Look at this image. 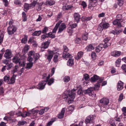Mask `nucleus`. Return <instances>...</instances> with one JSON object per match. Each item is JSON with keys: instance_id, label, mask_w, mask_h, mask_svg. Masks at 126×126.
Masks as SVG:
<instances>
[{"instance_id": "f257e3e1", "label": "nucleus", "mask_w": 126, "mask_h": 126, "mask_svg": "<svg viewBox=\"0 0 126 126\" xmlns=\"http://www.w3.org/2000/svg\"><path fill=\"white\" fill-rule=\"evenodd\" d=\"M91 81L92 82H95L98 79H99L98 83L96 84L94 87V89L95 90H98L100 87V83L101 82L103 81V79H99V77L96 75H94L93 77H92L91 79Z\"/></svg>"}, {"instance_id": "f03ea898", "label": "nucleus", "mask_w": 126, "mask_h": 126, "mask_svg": "<svg viewBox=\"0 0 126 126\" xmlns=\"http://www.w3.org/2000/svg\"><path fill=\"white\" fill-rule=\"evenodd\" d=\"M16 75H13L11 79L9 80V76H5L4 78V81H7L8 84H13L15 82L16 77Z\"/></svg>"}, {"instance_id": "7ed1b4c3", "label": "nucleus", "mask_w": 126, "mask_h": 126, "mask_svg": "<svg viewBox=\"0 0 126 126\" xmlns=\"http://www.w3.org/2000/svg\"><path fill=\"white\" fill-rule=\"evenodd\" d=\"M63 98L67 100L69 104L71 103L73 101L75 97L74 95H63Z\"/></svg>"}, {"instance_id": "20e7f679", "label": "nucleus", "mask_w": 126, "mask_h": 126, "mask_svg": "<svg viewBox=\"0 0 126 126\" xmlns=\"http://www.w3.org/2000/svg\"><path fill=\"white\" fill-rule=\"evenodd\" d=\"M68 49L66 46L64 45L63 46V53L62 57L63 58H68L71 55L70 54L68 53Z\"/></svg>"}, {"instance_id": "39448f33", "label": "nucleus", "mask_w": 126, "mask_h": 126, "mask_svg": "<svg viewBox=\"0 0 126 126\" xmlns=\"http://www.w3.org/2000/svg\"><path fill=\"white\" fill-rule=\"evenodd\" d=\"M16 30V28L13 25L10 26L7 28V32L9 35H12L14 34Z\"/></svg>"}, {"instance_id": "423d86ee", "label": "nucleus", "mask_w": 126, "mask_h": 126, "mask_svg": "<svg viewBox=\"0 0 126 126\" xmlns=\"http://www.w3.org/2000/svg\"><path fill=\"white\" fill-rule=\"evenodd\" d=\"M47 84V81H42L40 82L37 85V88L40 90H42L45 88V86Z\"/></svg>"}, {"instance_id": "0eeeda50", "label": "nucleus", "mask_w": 126, "mask_h": 126, "mask_svg": "<svg viewBox=\"0 0 126 126\" xmlns=\"http://www.w3.org/2000/svg\"><path fill=\"white\" fill-rule=\"evenodd\" d=\"M4 56L6 59H9L11 58L12 56V53L11 51L9 49L6 50Z\"/></svg>"}, {"instance_id": "6e6552de", "label": "nucleus", "mask_w": 126, "mask_h": 126, "mask_svg": "<svg viewBox=\"0 0 126 126\" xmlns=\"http://www.w3.org/2000/svg\"><path fill=\"white\" fill-rule=\"evenodd\" d=\"M93 117L92 115H89L88 116L85 120V123L86 124L90 123L93 122Z\"/></svg>"}, {"instance_id": "1a4fd4ad", "label": "nucleus", "mask_w": 126, "mask_h": 126, "mask_svg": "<svg viewBox=\"0 0 126 126\" xmlns=\"http://www.w3.org/2000/svg\"><path fill=\"white\" fill-rule=\"evenodd\" d=\"M123 83L121 81H119L117 85V89L118 91L122 90L123 88Z\"/></svg>"}, {"instance_id": "9d476101", "label": "nucleus", "mask_w": 126, "mask_h": 126, "mask_svg": "<svg viewBox=\"0 0 126 126\" xmlns=\"http://www.w3.org/2000/svg\"><path fill=\"white\" fill-rule=\"evenodd\" d=\"M100 102L104 104L107 105L109 103V101L108 99L104 98L100 100Z\"/></svg>"}, {"instance_id": "9b49d317", "label": "nucleus", "mask_w": 126, "mask_h": 126, "mask_svg": "<svg viewBox=\"0 0 126 126\" xmlns=\"http://www.w3.org/2000/svg\"><path fill=\"white\" fill-rule=\"evenodd\" d=\"M98 0H90V4L89 6V7L90 6L94 7L95 6V4L97 1ZM104 0H99L101 2L103 1Z\"/></svg>"}, {"instance_id": "f8f14e48", "label": "nucleus", "mask_w": 126, "mask_h": 126, "mask_svg": "<svg viewBox=\"0 0 126 126\" xmlns=\"http://www.w3.org/2000/svg\"><path fill=\"white\" fill-rule=\"evenodd\" d=\"M121 54V52L120 51H114L111 53V55L114 57H118Z\"/></svg>"}, {"instance_id": "ddd939ff", "label": "nucleus", "mask_w": 126, "mask_h": 126, "mask_svg": "<svg viewBox=\"0 0 126 126\" xmlns=\"http://www.w3.org/2000/svg\"><path fill=\"white\" fill-rule=\"evenodd\" d=\"M74 18L76 21L78 23L80 19V16L78 13H76L74 14Z\"/></svg>"}, {"instance_id": "4468645a", "label": "nucleus", "mask_w": 126, "mask_h": 126, "mask_svg": "<svg viewBox=\"0 0 126 126\" xmlns=\"http://www.w3.org/2000/svg\"><path fill=\"white\" fill-rule=\"evenodd\" d=\"M50 77V75L49 74L48 76L47 77L46 80V81H47H47H48V83H47L49 85H50L52 84L53 83L54 81V79L53 78H51L49 80H48L49 78Z\"/></svg>"}, {"instance_id": "2eb2a0df", "label": "nucleus", "mask_w": 126, "mask_h": 126, "mask_svg": "<svg viewBox=\"0 0 126 126\" xmlns=\"http://www.w3.org/2000/svg\"><path fill=\"white\" fill-rule=\"evenodd\" d=\"M48 55L47 57V59L48 61L50 62L53 56V52L51 51H48Z\"/></svg>"}, {"instance_id": "dca6fc26", "label": "nucleus", "mask_w": 126, "mask_h": 126, "mask_svg": "<svg viewBox=\"0 0 126 126\" xmlns=\"http://www.w3.org/2000/svg\"><path fill=\"white\" fill-rule=\"evenodd\" d=\"M122 22H121L120 21L117 19L114 20L113 22L114 25H116L119 27H120L123 26L122 25Z\"/></svg>"}, {"instance_id": "f3484780", "label": "nucleus", "mask_w": 126, "mask_h": 126, "mask_svg": "<svg viewBox=\"0 0 126 126\" xmlns=\"http://www.w3.org/2000/svg\"><path fill=\"white\" fill-rule=\"evenodd\" d=\"M65 109V108H63L61 111V113L59 114L58 115V117L59 118L61 119L63 117L65 111V110H64Z\"/></svg>"}, {"instance_id": "a211bd4d", "label": "nucleus", "mask_w": 126, "mask_h": 126, "mask_svg": "<svg viewBox=\"0 0 126 126\" xmlns=\"http://www.w3.org/2000/svg\"><path fill=\"white\" fill-rule=\"evenodd\" d=\"M76 90L73 89L70 91L65 92L66 94H75Z\"/></svg>"}, {"instance_id": "6ab92c4d", "label": "nucleus", "mask_w": 126, "mask_h": 126, "mask_svg": "<svg viewBox=\"0 0 126 126\" xmlns=\"http://www.w3.org/2000/svg\"><path fill=\"white\" fill-rule=\"evenodd\" d=\"M66 27L64 23H63L61 25V27L59 28L58 33L61 32L63 30L66 28Z\"/></svg>"}, {"instance_id": "aec40b11", "label": "nucleus", "mask_w": 126, "mask_h": 126, "mask_svg": "<svg viewBox=\"0 0 126 126\" xmlns=\"http://www.w3.org/2000/svg\"><path fill=\"white\" fill-rule=\"evenodd\" d=\"M50 43L48 41H47L44 43H43L42 45L41 49L42 48H47L49 44Z\"/></svg>"}, {"instance_id": "412c9836", "label": "nucleus", "mask_w": 126, "mask_h": 126, "mask_svg": "<svg viewBox=\"0 0 126 126\" xmlns=\"http://www.w3.org/2000/svg\"><path fill=\"white\" fill-rule=\"evenodd\" d=\"M40 56L39 54L38 53H35L33 55V58L35 59L34 63L36 62V61L39 58Z\"/></svg>"}, {"instance_id": "4be33fe9", "label": "nucleus", "mask_w": 126, "mask_h": 126, "mask_svg": "<svg viewBox=\"0 0 126 126\" xmlns=\"http://www.w3.org/2000/svg\"><path fill=\"white\" fill-rule=\"evenodd\" d=\"M103 47V44H100V45L96 47V52H99L102 49Z\"/></svg>"}, {"instance_id": "5701e85b", "label": "nucleus", "mask_w": 126, "mask_h": 126, "mask_svg": "<svg viewBox=\"0 0 126 126\" xmlns=\"http://www.w3.org/2000/svg\"><path fill=\"white\" fill-rule=\"evenodd\" d=\"M60 24V22L59 21L57 23L56 25V26L53 29V33H55L56 31L57 30V29Z\"/></svg>"}, {"instance_id": "b1692460", "label": "nucleus", "mask_w": 126, "mask_h": 126, "mask_svg": "<svg viewBox=\"0 0 126 126\" xmlns=\"http://www.w3.org/2000/svg\"><path fill=\"white\" fill-rule=\"evenodd\" d=\"M83 55V53L82 52H79L77 56L75 57L76 59L78 60Z\"/></svg>"}, {"instance_id": "393cba45", "label": "nucleus", "mask_w": 126, "mask_h": 126, "mask_svg": "<svg viewBox=\"0 0 126 126\" xmlns=\"http://www.w3.org/2000/svg\"><path fill=\"white\" fill-rule=\"evenodd\" d=\"M74 64L73 60L72 59H69L67 62L68 65L72 66Z\"/></svg>"}, {"instance_id": "a878e982", "label": "nucleus", "mask_w": 126, "mask_h": 126, "mask_svg": "<svg viewBox=\"0 0 126 126\" xmlns=\"http://www.w3.org/2000/svg\"><path fill=\"white\" fill-rule=\"evenodd\" d=\"M20 61V59L16 57H14L13 59V61L16 63H17Z\"/></svg>"}, {"instance_id": "bb28decb", "label": "nucleus", "mask_w": 126, "mask_h": 126, "mask_svg": "<svg viewBox=\"0 0 126 126\" xmlns=\"http://www.w3.org/2000/svg\"><path fill=\"white\" fill-rule=\"evenodd\" d=\"M121 59H118L115 62V64L116 66H119L121 62Z\"/></svg>"}, {"instance_id": "cd10ccee", "label": "nucleus", "mask_w": 126, "mask_h": 126, "mask_svg": "<svg viewBox=\"0 0 126 126\" xmlns=\"http://www.w3.org/2000/svg\"><path fill=\"white\" fill-rule=\"evenodd\" d=\"M93 90H91L90 89H88L87 90L83 91L84 93L85 94H88L92 93Z\"/></svg>"}, {"instance_id": "c85d7f7f", "label": "nucleus", "mask_w": 126, "mask_h": 126, "mask_svg": "<svg viewBox=\"0 0 126 126\" xmlns=\"http://www.w3.org/2000/svg\"><path fill=\"white\" fill-rule=\"evenodd\" d=\"M18 68V67L17 65H16L15 66L13 70L12 71V73L13 74V75H14V73L16 72L18 70L17 69Z\"/></svg>"}, {"instance_id": "c756f323", "label": "nucleus", "mask_w": 126, "mask_h": 126, "mask_svg": "<svg viewBox=\"0 0 126 126\" xmlns=\"http://www.w3.org/2000/svg\"><path fill=\"white\" fill-rule=\"evenodd\" d=\"M33 64V63L32 62H29V63H28L26 68L29 69H30L32 67Z\"/></svg>"}, {"instance_id": "7c9ffc66", "label": "nucleus", "mask_w": 126, "mask_h": 126, "mask_svg": "<svg viewBox=\"0 0 126 126\" xmlns=\"http://www.w3.org/2000/svg\"><path fill=\"white\" fill-rule=\"evenodd\" d=\"M41 33V31H36L33 33L32 35L33 36H37L39 35Z\"/></svg>"}, {"instance_id": "2f4dec72", "label": "nucleus", "mask_w": 126, "mask_h": 126, "mask_svg": "<svg viewBox=\"0 0 126 126\" xmlns=\"http://www.w3.org/2000/svg\"><path fill=\"white\" fill-rule=\"evenodd\" d=\"M88 33L87 32L84 34L82 36V40H86L88 38Z\"/></svg>"}, {"instance_id": "473e14b6", "label": "nucleus", "mask_w": 126, "mask_h": 126, "mask_svg": "<svg viewBox=\"0 0 126 126\" xmlns=\"http://www.w3.org/2000/svg\"><path fill=\"white\" fill-rule=\"evenodd\" d=\"M122 111L124 112L123 114L124 116L125 119H126V107H123L122 109Z\"/></svg>"}, {"instance_id": "72a5a7b5", "label": "nucleus", "mask_w": 126, "mask_h": 126, "mask_svg": "<svg viewBox=\"0 0 126 126\" xmlns=\"http://www.w3.org/2000/svg\"><path fill=\"white\" fill-rule=\"evenodd\" d=\"M102 25L103 28L104 29H107L110 26L109 24L108 23H104L102 24Z\"/></svg>"}, {"instance_id": "f704fd0d", "label": "nucleus", "mask_w": 126, "mask_h": 126, "mask_svg": "<svg viewBox=\"0 0 126 126\" xmlns=\"http://www.w3.org/2000/svg\"><path fill=\"white\" fill-rule=\"evenodd\" d=\"M27 37L26 36H25L21 40V42L22 43L25 44L27 42Z\"/></svg>"}, {"instance_id": "c9c22d12", "label": "nucleus", "mask_w": 126, "mask_h": 126, "mask_svg": "<svg viewBox=\"0 0 126 126\" xmlns=\"http://www.w3.org/2000/svg\"><path fill=\"white\" fill-rule=\"evenodd\" d=\"M87 51H90L94 49V47L91 44H90L87 47Z\"/></svg>"}, {"instance_id": "e433bc0d", "label": "nucleus", "mask_w": 126, "mask_h": 126, "mask_svg": "<svg viewBox=\"0 0 126 126\" xmlns=\"http://www.w3.org/2000/svg\"><path fill=\"white\" fill-rule=\"evenodd\" d=\"M103 29L102 24L101 23L99 24L97 29L100 32H101L102 31Z\"/></svg>"}, {"instance_id": "4c0bfd02", "label": "nucleus", "mask_w": 126, "mask_h": 126, "mask_svg": "<svg viewBox=\"0 0 126 126\" xmlns=\"http://www.w3.org/2000/svg\"><path fill=\"white\" fill-rule=\"evenodd\" d=\"M46 109L47 111L49 109L48 108H45L44 109L41 110L39 111V114L40 115H42L44 113V110Z\"/></svg>"}, {"instance_id": "58836bf2", "label": "nucleus", "mask_w": 126, "mask_h": 126, "mask_svg": "<svg viewBox=\"0 0 126 126\" xmlns=\"http://www.w3.org/2000/svg\"><path fill=\"white\" fill-rule=\"evenodd\" d=\"M122 16L121 15H118L116 17V19L120 21L122 20Z\"/></svg>"}, {"instance_id": "ea45409f", "label": "nucleus", "mask_w": 126, "mask_h": 126, "mask_svg": "<svg viewBox=\"0 0 126 126\" xmlns=\"http://www.w3.org/2000/svg\"><path fill=\"white\" fill-rule=\"evenodd\" d=\"M29 49V46L28 45H26L25 46L24 48L23 49V51H24V53H26L27 52Z\"/></svg>"}, {"instance_id": "a19ab883", "label": "nucleus", "mask_w": 126, "mask_h": 126, "mask_svg": "<svg viewBox=\"0 0 126 126\" xmlns=\"http://www.w3.org/2000/svg\"><path fill=\"white\" fill-rule=\"evenodd\" d=\"M123 3V0H118V4L119 6H121Z\"/></svg>"}, {"instance_id": "79ce46f5", "label": "nucleus", "mask_w": 126, "mask_h": 126, "mask_svg": "<svg viewBox=\"0 0 126 126\" xmlns=\"http://www.w3.org/2000/svg\"><path fill=\"white\" fill-rule=\"evenodd\" d=\"M34 52L33 51H30L28 54V57H33L34 54Z\"/></svg>"}, {"instance_id": "37998d69", "label": "nucleus", "mask_w": 126, "mask_h": 126, "mask_svg": "<svg viewBox=\"0 0 126 126\" xmlns=\"http://www.w3.org/2000/svg\"><path fill=\"white\" fill-rule=\"evenodd\" d=\"M48 30V27H45L43 30L42 33L44 34H45Z\"/></svg>"}, {"instance_id": "c03bdc74", "label": "nucleus", "mask_w": 126, "mask_h": 126, "mask_svg": "<svg viewBox=\"0 0 126 126\" xmlns=\"http://www.w3.org/2000/svg\"><path fill=\"white\" fill-rule=\"evenodd\" d=\"M58 56L57 55H55L54 57L53 61L54 62L56 63L58 61Z\"/></svg>"}, {"instance_id": "a18cd8bd", "label": "nucleus", "mask_w": 126, "mask_h": 126, "mask_svg": "<svg viewBox=\"0 0 126 126\" xmlns=\"http://www.w3.org/2000/svg\"><path fill=\"white\" fill-rule=\"evenodd\" d=\"M46 3L50 5H52L54 4L55 2L54 1L50 0L47 1Z\"/></svg>"}, {"instance_id": "49530a36", "label": "nucleus", "mask_w": 126, "mask_h": 126, "mask_svg": "<svg viewBox=\"0 0 126 126\" xmlns=\"http://www.w3.org/2000/svg\"><path fill=\"white\" fill-rule=\"evenodd\" d=\"M48 37H49L52 38H54L55 37V36L54 35H53L52 34L51 32L49 33L48 34Z\"/></svg>"}, {"instance_id": "de8ad7c7", "label": "nucleus", "mask_w": 126, "mask_h": 126, "mask_svg": "<svg viewBox=\"0 0 126 126\" xmlns=\"http://www.w3.org/2000/svg\"><path fill=\"white\" fill-rule=\"evenodd\" d=\"M70 80V78L68 76H65L64 79V81L65 82H68Z\"/></svg>"}, {"instance_id": "09e8293b", "label": "nucleus", "mask_w": 126, "mask_h": 126, "mask_svg": "<svg viewBox=\"0 0 126 126\" xmlns=\"http://www.w3.org/2000/svg\"><path fill=\"white\" fill-rule=\"evenodd\" d=\"M3 2L4 3V4L5 7L8 6V2L7 0H3Z\"/></svg>"}, {"instance_id": "8fccbe9b", "label": "nucleus", "mask_w": 126, "mask_h": 126, "mask_svg": "<svg viewBox=\"0 0 126 126\" xmlns=\"http://www.w3.org/2000/svg\"><path fill=\"white\" fill-rule=\"evenodd\" d=\"M122 32L121 30H116L114 33L112 32V33L114 35L116 34H119Z\"/></svg>"}, {"instance_id": "3c124183", "label": "nucleus", "mask_w": 126, "mask_h": 126, "mask_svg": "<svg viewBox=\"0 0 126 126\" xmlns=\"http://www.w3.org/2000/svg\"><path fill=\"white\" fill-rule=\"evenodd\" d=\"M13 66V64L12 63H8L7 65V69L8 70L10 69Z\"/></svg>"}, {"instance_id": "603ef678", "label": "nucleus", "mask_w": 126, "mask_h": 126, "mask_svg": "<svg viewBox=\"0 0 126 126\" xmlns=\"http://www.w3.org/2000/svg\"><path fill=\"white\" fill-rule=\"evenodd\" d=\"M14 3L15 4L17 5H20L21 4L20 1L19 0H15L14 2Z\"/></svg>"}, {"instance_id": "864d4df0", "label": "nucleus", "mask_w": 126, "mask_h": 126, "mask_svg": "<svg viewBox=\"0 0 126 126\" xmlns=\"http://www.w3.org/2000/svg\"><path fill=\"white\" fill-rule=\"evenodd\" d=\"M3 36L4 35L3 33H1V34L0 35V45L1 44L3 41Z\"/></svg>"}, {"instance_id": "5fc2aeb1", "label": "nucleus", "mask_w": 126, "mask_h": 126, "mask_svg": "<svg viewBox=\"0 0 126 126\" xmlns=\"http://www.w3.org/2000/svg\"><path fill=\"white\" fill-rule=\"evenodd\" d=\"M29 4L27 3L25 4L24 6V8L27 10L29 9Z\"/></svg>"}, {"instance_id": "6e6d98bb", "label": "nucleus", "mask_w": 126, "mask_h": 126, "mask_svg": "<svg viewBox=\"0 0 126 126\" xmlns=\"http://www.w3.org/2000/svg\"><path fill=\"white\" fill-rule=\"evenodd\" d=\"M33 59L34 58H33V57H28L27 58V60L29 62L31 63L32 62Z\"/></svg>"}, {"instance_id": "4d7b16f0", "label": "nucleus", "mask_w": 126, "mask_h": 126, "mask_svg": "<svg viewBox=\"0 0 126 126\" xmlns=\"http://www.w3.org/2000/svg\"><path fill=\"white\" fill-rule=\"evenodd\" d=\"M75 42L77 44H79L81 42L80 39L79 38H76L75 40Z\"/></svg>"}, {"instance_id": "13d9d810", "label": "nucleus", "mask_w": 126, "mask_h": 126, "mask_svg": "<svg viewBox=\"0 0 126 126\" xmlns=\"http://www.w3.org/2000/svg\"><path fill=\"white\" fill-rule=\"evenodd\" d=\"M105 15V14L104 13H102L98 15V16L99 17H103Z\"/></svg>"}, {"instance_id": "bf43d9fd", "label": "nucleus", "mask_w": 126, "mask_h": 126, "mask_svg": "<svg viewBox=\"0 0 126 126\" xmlns=\"http://www.w3.org/2000/svg\"><path fill=\"white\" fill-rule=\"evenodd\" d=\"M121 68L125 72L126 71V65L125 64L123 65L122 66Z\"/></svg>"}, {"instance_id": "052dcab7", "label": "nucleus", "mask_w": 126, "mask_h": 126, "mask_svg": "<svg viewBox=\"0 0 126 126\" xmlns=\"http://www.w3.org/2000/svg\"><path fill=\"white\" fill-rule=\"evenodd\" d=\"M9 60L7 59H5L3 61V63L6 65H7L8 63Z\"/></svg>"}, {"instance_id": "680f3d73", "label": "nucleus", "mask_w": 126, "mask_h": 126, "mask_svg": "<svg viewBox=\"0 0 126 126\" xmlns=\"http://www.w3.org/2000/svg\"><path fill=\"white\" fill-rule=\"evenodd\" d=\"M55 121V119H54L53 121H50L47 123L46 126H50V125H52V123Z\"/></svg>"}, {"instance_id": "e2e57ef3", "label": "nucleus", "mask_w": 126, "mask_h": 126, "mask_svg": "<svg viewBox=\"0 0 126 126\" xmlns=\"http://www.w3.org/2000/svg\"><path fill=\"white\" fill-rule=\"evenodd\" d=\"M91 57L92 59H94L96 57V53L94 52H92L91 54Z\"/></svg>"}, {"instance_id": "0e129e2a", "label": "nucleus", "mask_w": 126, "mask_h": 126, "mask_svg": "<svg viewBox=\"0 0 126 126\" xmlns=\"http://www.w3.org/2000/svg\"><path fill=\"white\" fill-rule=\"evenodd\" d=\"M78 94H81L83 93H84L83 91L81 89H79L77 92Z\"/></svg>"}, {"instance_id": "69168bd1", "label": "nucleus", "mask_w": 126, "mask_h": 126, "mask_svg": "<svg viewBox=\"0 0 126 126\" xmlns=\"http://www.w3.org/2000/svg\"><path fill=\"white\" fill-rule=\"evenodd\" d=\"M37 2L36 1H34L30 5L31 7H33L35 6Z\"/></svg>"}, {"instance_id": "338daca9", "label": "nucleus", "mask_w": 126, "mask_h": 126, "mask_svg": "<svg viewBox=\"0 0 126 126\" xmlns=\"http://www.w3.org/2000/svg\"><path fill=\"white\" fill-rule=\"evenodd\" d=\"M124 98V97L123 95H120L118 99V101H121Z\"/></svg>"}, {"instance_id": "774afa93", "label": "nucleus", "mask_w": 126, "mask_h": 126, "mask_svg": "<svg viewBox=\"0 0 126 126\" xmlns=\"http://www.w3.org/2000/svg\"><path fill=\"white\" fill-rule=\"evenodd\" d=\"M116 71L115 69L113 67L111 68V73L112 74L114 73Z\"/></svg>"}]
</instances>
